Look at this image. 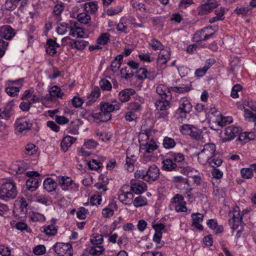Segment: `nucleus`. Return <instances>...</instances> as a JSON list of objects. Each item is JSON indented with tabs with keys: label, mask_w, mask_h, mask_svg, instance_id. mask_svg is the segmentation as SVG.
Here are the masks:
<instances>
[{
	"label": "nucleus",
	"mask_w": 256,
	"mask_h": 256,
	"mask_svg": "<svg viewBox=\"0 0 256 256\" xmlns=\"http://www.w3.org/2000/svg\"><path fill=\"white\" fill-rule=\"evenodd\" d=\"M30 219L33 222H42L46 220L44 214L38 212H32L30 215Z\"/></svg>",
	"instance_id": "obj_48"
},
{
	"label": "nucleus",
	"mask_w": 256,
	"mask_h": 256,
	"mask_svg": "<svg viewBox=\"0 0 256 256\" xmlns=\"http://www.w3.org/2000/svg\"><path fill=\"white\" fill-rule=\"evenodd\" d=\"M56 221V219L52 218L50 220L48 224L44 226H43V232L46 235L52 236H54L57 234L58 228L55 226Z\"/></svg>",
	"instance_id": "obj_18"
},
{
	"label": "nucleus",
	"mask_w": 256,
	"mask_h": 256,
	"mask_svg": "<svg viewBox=\"0 0 256 256\" xmlns=\"http://www.w3.org/2000/svg\"><path fill=\"white\" fill-rule=\"evenodd\" d=\"M122 10V7L117 6L115 7H111L106 11V14L109 16H112L120 12Z\"/></svg>",
	"instance_id": "obj_63"
},
{
	"label": "nucleus",
	"mask_w": 256,
	"mask_h": 256,
	"mask_svg": "<svg viewBox=\"0 0 256 256\" xmlns=\"http://www.w3.org/2000/svg\"><path fill=\"white\" fill-rule=\"evenodd\" d=\"M102 201V196L100 194H94L90 198V202L92 205H99Z\"/></svg>",
	"instance_id": "obj_64"
},
{
	"label": "nucleus",
	"mask_w": 256,
	"mask_h": 256,
	"mask_svg": "<svg viewBox=\"0 0 256 256\" xmlns=\"http://www.w3.org/2000/svg\"><path fill=\"white\" fill-rule=\"evenodd\" d=\"M191 216L192 220V226L200 231H202L204 228L201 224V223L203 221L204 215L199 212H197L192 214Z\"/></svg>",
	"instance_id": "obj_21"
},
{
	"label": "nucleus",
	"mask_w": 256,
	"mask_h": 256,
	"mask_svg": "<svg viewBox=\"0 0 256 256\" xmlns=\"http://www.w3.org/2000/svg\"><path fill=\"white\" fill-rule=\"evenodd\" d=\"M240 132V128L234 126H228L225 129L224 136L222 138V142H230L238 136Z\"/></svg>",
	"instance_id": "obj_10"
},
{
	"label": "nucleus",
	"mask_w": 256,
	"mask_h": 256,
	"mask_svg": "<svg viewBox=\"0 0 256 256\" xmlns=\"http://www.w3.org/2000/svg\"><path fill=\"white\" fill-rule=\"evenodd\" d=\"M191 89V84L187 85L184 86H172L170 88V90L172 91L180 94H184L188 92Z\"/></svg>",
	"instance_id": "obj_43"
},
{
	"label": "nucleus",
	"mask_w": 256,
	"mask_h": 256,
	"mask_svg": "<svg viewBox=\"0 0 256 256\" xmlns=\"http://www.w3.org/2000/svg\"><path fill=\"white\" fill-rule=\"evenodd\" d=\"M150 72L144 68H140L136 72L135 78L140 81V83H142L143 81L147 78H149Z\"/></svg>",
	"instance_id": "obj_33"
},
{
	"label": "nucleus",
	"mask_w": 256,
	"mask_h": 256,
	"mask_svg": "<svg viewBox=\"0 0 256 256\" xmlns=\"http://www.w3.org/2000/svg\"><path fill=\"white\" fill-rule=\"evenodd\" d=\"M244 116L249 118L250 121L254 122V129L256 132V114L248 109L244 110Z\"/></svg>",
	"instance_id": "obj_55"
},
{
	"label": "nucleus",
	"mask_w": 256,
	"mask_h": 256,
	"mask_svg": "<svg viewBox=\"0 0 256 256\" xmlns=\"http://www.w3.org/2000/svg\"><path fill=\"white\" fill-rule=\"evenodd\" d=\"M150 130H145L144 132L141 133L140 136V138L142 139L140 141L142 142L141 145L144 147V156L146 154L152 153L154 150L157 149L158 147L154 138H150Z\"/></svg>",
	"instance_id": "obj_5"
},
{
	"label": "nucleus",
	"mask_w": 256,
	"mask_h": 256,
	"mask_svg": "<svg viewBox=\"0 0 256 256\" xmlns=\"http://www.w3.org/2000/svg\"><path fill=\"white\" fill-rule=\"evenodd\" d=\"M121 104H113L108 102H101L99 105L101 111L104 113V119H110L112 118L111 112L114 110L120 109Z\"/></svg>",
	"instance_id": "obj_9"
},
{
	"label": "nucleus",
	"mask_w": 256,
	"mask_h": 256,
	"mask_svg": "<svg viewBox=\"0 0 256 256\" xmlns=\"http://www.w3.org/2000/svg\"><path fill=\"white\" fill-rule=\"evenodd\" d=\"M88 44V42L84 40H74L72 44V47H74L78 50H84L86 46Z\"/></svg>",
	"instance_id": "obj_53"
},
{
	"label": "nucleus",
	"mask_w": 256,
	"mask_h": 256,
	"mask_svg": "<svg viewBox=\"0 0 256 256\" xmlns=\"http://www.w3.org/2000/svg\"><path fill=\"white\" fill-rule=\"evenodd\" d=\"M170 57V49L168 48L166 51L160 52L157 58L158 62L162 64H166Z\"/></svg>",
	"instance_id": "obj_31"
},
{
	"label": "nucleus",
	"mask_w": 256,
	"mask_h": 256,
	"mask_svg": "<svg viewBox=\"0 0 256 256\" xmlns=\"http://www.w3.org/2000/svg\"><path fill=\"white\" fill-rule=\"evenodd\" d=\"M110 36L109 33L102 34L96 40L97 44L100 45L106 44L110 41Z\"/></svg>",
	"instance_id": "obj_41"
},
{
	"label": "nucleus",
	"mask_w": 256,
	"mask_h": 256,
	"mask_svg": "<svg viewBox=\"0 0 256 256\" xmlns=\"http://www.w3.org/2000/svg\"><path fill=\"white\" fill-rule=\"evenodd\" d=\"M208 226L214 230L215 234H219L224 232V228L222 225H219L216 219H210L206 222Z\"/></svg>",
	"instance_id": "obj_23"
},
{
	"label": "nucleus",
	"mask_w": 256,
	"mask_h": 256,
	"mask_svg": "<svg viewBox=\"0 0 256 256\" xmlns=\"http://www.w3.org/2000/svg\"><path fill=\"white\" fill-rule=\"evenodd\" d=\"M14 125L16 130L22 133L30 130L32 127V123L30 120H26L25 118H20L16 120Z\"/></svg>",
	"instance_id": "obj_13"
},
{
	"label": "nucleus",
	"mask_w": 256,
	"mask_h": 256,
	"mask_svg": "<svg viewBox=\"0 0 256 256\" xmlns=\"http://www.w3.org/2000/svg\"><path fill=\"white\" fill-rule=\"evenodd\" d=\"M44 188L48 192H52L56 190L57 187L56 182L52 178H47L43 182Z\"/></svg>",
	"instance_id": "obj_30"
},
{
	"label": "nucleus",
	"mask_w": 256,
	"mask_h": 256,
	"mask_svg": "<svg viewBox=\"0 0 256 256\" xmlns=\"http://www.w3.org/2000/svg\"><path fill=\"white\" fill-rule=\"evenodd\" d=\"M5 92L10 96L12 97L18 96L20 92V87L14 86H7L5 88Z\"/></svg>",
	"instance_id": "obj_46"
},
{
	"label": "nucleus",
	"mask_w": 256,
	"mask_h": 256,
	"mask_svg": "<svg viewBox=\"0 0 256 256\" xmlns=\"http://www.w3.org/2000/svg\"><path fill=\"white\" fill-rule=\"evenodd\" d=\"M128 186H123L118 192V198L120 201L125 205L130 206L132 203L134 194L130 190L126 191Z\"/></svg>",
	"instance_id": "obj_8"
},
{
	"label": "nucleus",
	"mask_w": 256,
	"mask_h": 256,
	"mask_svg": "<svg viewBox=\"0 0 256 256\" xmlns=\"http://www.w3.org/2000/svg\"><path fill=\"white\" fill-rule=\"evenodd\" d=\"M168 98H162L156 100L155 106L158 110H167L170 107V101Z\"/></svg>",
	"instance_id": "obj_26"
},
{
	"label": "nucleus",
	"mask_w": 256,
	"mask_h": 256,
	"mask_svg": "<svg viewBox=\"0 0 256 256\" xmlns=\"http://www.w3.org/2000/svg\"><path fill=\"white\" fill-rule=\"evenodd\" d=\"M60 46V45L56 42V39H48L45 45L46 53L51 56H53L56 54V48H59Z\"/></svg>",
	"instance_id": "obj_15"
},
{
	"label": "nucleus",
	"mask_w": 256,
	"mask_h": 256,
	"mask_svg": "<svg viewBox=\"0 0 256 256\" xmlns=\"http://www.w3.org/2000/svg\"><path fill=\"white\" fill-rule=\"evenodd\" d=\"M88 214V210L84 207L82 206L78 208L76 212V216L80 220H84L86 218Z\"/></svg>",
	"instance_id": "obj_52"
},
{
	"label": "nucleus",
	"mask_w": 256,
	"mask_h": 256,
	"mask_svg": "<svg viewBox=\"0 0 256 256\" xmlns=\"http://www.w3.org/2000/svg\"><path fill=\"white\" fill-rule=\"evenodd\" d=\"M150 46L154 50H162L164 48L163 44L158 40L154 38L150 40L149 42Z\"/></svg>",
	"instance_id": "obj_44"
},
{
	"label": "nucleus",
	"mask_w": 256,
	"mask_h": 256,
	"mask_svg": "<svg viewBox=\"0 0 256 256\" xmlns=\"http://www.w3.org/2000/svg\"><path fill=\"white\" fill-rule=\"evenodd\" d=\"M136 160L126 158V164L124 165L125 169L129 172H132L134 169V164Z\"/></svg>",
	"instance_id": "obj_57"
},
{
	"label": "nucleus",
	"mask_w": 256,
	"mask_h": 256,
	"mask_svg": "<svg viewBox=\"0 0 256 256\" xmlns=\"http://www.w3.org/2000/svg\"><path fill=\"white\" fill-rule=\"evenodd\" d=\"M88 165L90 169L92 170H97L102 167L100 161L95 159H92L89 160V162H88Z\"/></svg>",
	"instance_id": "obj_50"
},
{
	"label": "nucleus",
	"mask_w": 256,
	"mask_h": 256,
	"mask_svg": "<svg viewBox=\"0 0 256 256\" xmlns=\"http://www.w3.org/2000/svg\"><path fill=\"white\" fill-rule=\"evenodd\" d=\"M192 108V105L188 100L185 98H181L180 100V106L176 111V114L180 118L185 116L186 114L190 112Z\"/></svg>",
	"instance_id": "obj_11"
},
{
	"label": "nucleus",
	"mask_w": 256,
	"mask_h": 256,
	"mask_svg": "<svg viewBox=\"0 0 256 256\" xmlns=\"http://www.w3.org/2000/svg\"><path fill=\"white\" fill-rule=\"evenodd\" d=\"M98 144V142L93 139L88 140L85 141L82 149H94L96 147Z\"/></svg>",
	"instance_id": "obj_56"
},
{
	"label": "nucleus",
	"mask_w": 256,
	"mask_h": 256,
	"mask_svg": "<svg viewBox=\"0 0 256 256\" xmlns=\"http://www.w3.org/2000/svg\"><path fill=\"white\" fill-rule=\"evenodd\" d=\"M241 176L242 178L249 179L253 176V170L250 166V168H242L240 170Z\"/></svg>",
	"instance_id": "obj_47"
},
{
	"label": "nucleus",
	"mask_w": 256,
	"mask_h": 256,
	"mask_svg": "<svg viewBox=\"0 0 256 256\" xmlns=\"http://www.w3.org/2000/svg\"><path fill=\"white\" fill-rule=\"evenodd\" d=\"M182 128L184 129H188L190 130V135L191 137L196 138V140L200 139L202 134V131L200 130L197 129L191 125L184 124L182 126Z\"/></svg>",
	"instance_id": "obj_32"
},
{
	"label": "nucleus",
	"mask_w": 256,
	"mask_h": 256,
	"mask_svg": "<svg viewBox=\"0 0 256 256\" xmlns=\"http://www.w3.org/2000/svg\"><path fill=\"white\" fill-rule=\"evenodd\" d=\"M160 174V172L158 167L153 164L150 166L147 170H136L134 172V177L136 179H142L148 182H152L157 180Z\"/></svg>",
	"instance_id": "obj_1"
},
{
	"label": "nucleus",
	"mask_w": 256,
	"mask_h": 256,
	"mask_svg": "<svg viewBox=\"0 0 256 256\" xmlns=\"http://www.w3.org/2000/svg\"><path fill=\"white\" fill-rule=\"evenodd\" d=\"M132 204L136 208H138L146 206L148 204V200L144 196H139L133 200Z\"/></svg>",
	"instance_id": "obj_38"
},
{
	"label": "nucleus",
	"mask_w": 256,
	"mask_h": 256,
	"mask_svg": "<svg viewBox=\"0 0 256 256\" xmlns=\"http://www.w3.org/2000/svg\"><path fill=\"white\" fill-rule=\"evenodd\" d=\"M215 8H212L206 4H202L197 8L198 14L199 16L206 15L213 10Z\"/></svg>",
	"instance_id": "obj_37"
},
{
	"label": "nucleus",
	"mask_w": 256,
	"mask_h": 256,
	"mask_svg": "<svg viewBox=\"0 0 256 256\" xmlns=\"http://www.w3.org/2000/svg\"><path fill=\"white\" fill-rule=\"evenodd\" d=\"M136 93V90L131 88H125L118 93V99L121 103L127 102L130 99V96Z\"/></svg>",
	"instance_id": "obj_16"
},
{
	"label": "nucleus",
	"mask_w": 256,
	"mask_h": 256,
	"mask_svg": "<svg viewBox=\"0 0 256 256\" xmlns=\"http://www.w3.org/2000/svg\"><path fill=\"white\" fill-rule=\"evenodd\" d=\"M77 24V22H70V34L74 37L82 38L84 34L83 30L80 27L78 26Z\"/></svg>",
	"instance_id": "obj_22"
},
{
	"label": "nucleus",
	"mask_w": 256,
	"mask_h": 256,
	"mask_svg": "<svg viewBox=\"0 0 256 256\" xmlns=\"http://www.w3.org/2000/svg\"><path fill=\"white\" fill-rule=\"evenodd\" d=\"M162 144L165 148L172 149L176 146V142L174 138L168 136H165L163 140Z\"/></svg>",
	"instance_id": "obj_40"
},
{
	"label": "nucleus",
	"mask_w": 256,
	"mask_h": 256,
	"mask_svg": "<svg viewBox=\"0 0 256 256\" xmlns=\"http://www.w3.org/2000/svg\"><path fill=\"white\" fill-rule=\"evenodd\" d=\"M25 1L26 0H6L5 8L8 10H13L16 8L20 2L21 6H24L26 4Z\"/></svg>",
	"instance_id": "obj_27"
},
{
	"label": "nucleus",
	"mask_w": 256,
	"mask_h": 256,
	"mask_svg": "<svg viewBox=\"0 0 256 256\" xmlns=\"http://www.w3.org/2000/svg\"><path fill=\"white\" fill-rule=\"evenodd\" d=\"M170 91H172L170 88H169L166 85L163 84L158 85L156 88V93L162 97V98L172 100V95Z\"/></svg>",
	"instance_id": "obj_17"
},
{
	"label": "nucleus",
	"mask_w": 256,
	"mask_h": 256,
	"mask_svg": "<svg viewBox=\"0 0 256 256\" xmlns=\"http://www.w3.org/2000/svg\"><path fill=\"white\" fill-rule=\"evenodd\" d=\"M100 88L103 90H110L112 88V84L109 80L102 79L99 82Z\"/></svg>",
	"instance_id": "obj_58"
},
{
	"label": "nucleus",
	"mask_w": 256,
	"mask_h": 256,
	"mask_svg": "<svg viewBox=\"0 0 256 256\" xmlns=\"http://www.w3.org/2000/svg\"><path fill=\"white\" fill-rule=\"evenodd\" d=\"M167 156L176 164L182 162L185 160L184 156L180 152H170L167 154Z\"/></svg>",
	"instance_id": "obj_34"
},
{
	"label": "nucleus",
	"mask_w": 256,
	"mask_h": 256,
	"mask_svg": "<svg viewBox=\"0 0 256 256\" xmlns=\"http://www.w3.org/2000/svg\"><path fill=\"white\" fill-rule=\"evenodd\" d=\"M162 237V234L160 232L156 233L154 232V234L153 236V240L156 242L157 244L156 247L158 248H160L164 244V242L161 241V238Z\"/></svg>",
	"instance_id": "obj_62"
},
{
	"label": "nucleus",
	"mask_w": 256,
	"mask_h": 256,
	"mask_svg": "<svg viewBox=\"0 0 256 256\" xmlns=\"http://www.w3.org/2000/svg\"><path fill=\"white\" fill-rule=\"evenodd\" d=\"M68 30H70V24L62 22L58 24L56 30L58 34H64Z\"/></svg>",
	"instance_id": "obj_45"
},
{
	"label": "nucleus",
	"mask_w": 256,
	"mask_h": 256,
	"mask_svg": "<svg viewBox=\"0 0 256 256\" xmlns=\"http://www.w3.org/2000/svg\"><path fill=\"white\" fill-rule=\"evenodd\" d=\"M130 190L133 193L140 194L147 190V186L146 183L142 182H130Z\"/></svg>",
	"instance_id": "obj_19"
},
{
	"label": "nucleus",
	"mask_w": 256,
	"mask_h": 256,
	"mask_svg": "<svg viewBox=\"0 0 256 256\" xmlns=\"http://www.w3.org/2000/svg\"><path fill=\"white\" fill-rule=\"evenodd\" d=\"M228 10L224 7H220L214 10V14L216 15L220 20H223L224 18V14Z\"/></svg>",
	"instance_id": "obj_60"
},
{
	"label": "nucleus",
	"mask_w": 256,
	"mask_h": 256,
	"mask_svg": "<svg viewBox=\"0 0 256 256\" xmlns=\"http://www.w3.org/2000/svg\"><path fill=\"white\" fill-rule=\"evenodd\" d=\"M242 216L240 214V208L236 206L234 208L232 218L231 220L238 222L242 221Z\"/></svg>",
	"instance_id": "obj_59"
},
{
	"label": "nucleus",
	"mask_w": 256,
	"mask_h": 256,
	"mask_svg": "<svg viewBox=\"0 0 256 256\" xmlns=\"http://www.w3.org/2000/svg\"><path fill=\"white\" fill-rule=\"evenodd\" d=\"M46 252V247L44 245L40 244L35 246L33 249V252L36 256H41Z\"/></svg>",
	"instance_id": "obj_61"
},
{
	"label": "nucleus",
	"mask_w": 256,
	"mask_h": 256,
	"mask_svg": "<svg viewBox=\"0 0 256 256\" xmlns=\"http://www.w3.org/2000/svg\"><path fill=\"white\" fill-rule=\"evenodd\" d=\"M216 151V146L213 144H208L204 146V148L198 153H195L194 156H198L200 164L204 165L214 157Z\"/></svg>",
	"instance_id": "obj_4"
},
{
	"label": "nucleus",
	"mask_w": 256,
	"mask_h": 256,
	"mask_svg": "<svg viewBox=\"0 0 256 256\" xmlns=\"http://www.w3.org/2000/svg\"><path fill=\"white\" fill-rule=\"evenodd\" d=\"M220 116V120L218 121V124L220 126H223L227 124H230L232 122V118L231 116L222 117L220 114L218 112V114Z\"/></svg>",
	"instance_id": "obj_54"
},
{
	"label": "nucleus",
	"mask_w": 256,
	"mask_h": 256,
	"mask_svg": "<svg viewBox=\"0 0 256 256\" xmlns=\"http://www.w3.org/2000/svg\"><path fill=\"white\" fill-rule=\"evenodd\" d=\"M78 21L84 24H88L90 20V16L86 13L79 14L77 16Z\"/></svg>",
	"instance_id": "obj_51"
},
{
	"label": "nucleus",
	"mask_w": 256,
	"mask_h": 256,
	"mask_svg": "<svg viewBox=\"0 0 256 256\" xmlns=\"http://www.w3.org/2000/svg\"><path fill=\"white\" fill-rule=\"evenodd\" d=\"M18 194L16 184L12 180L4 183L0 187V198L5 200L14 198Z\"/></svg>",
	"instance_id": "obj_2"
},
{
	"label": "nucleus",
	"mask_w": 256,
	"mask_h": 256,
	"mask_svg": "<svg viewBox=\"0 0 256 256\" xmlns=\"http://www.w3.org/2000/svg\"><path fill=\"white\" fill-rule=\"evenodd\" d=\"M76 140V138L71 136H66L62 140L60 143L61 148L64 152L68 150L71 145Z\"/></svg>",
	"instance_id": "obj_29"
},
{
	"label": "nucleus",
	"mask_w": 256,
	"mask_h": 256,
	"mask_svg": "<svg viewBox=\"0 0 256 256\" xmlns=\"http://www.w3.org/2000/svg\"><path fill=\"white\" fill-rule=\"evenodd\" d=\"M208 27L204 28L195 33L192 37L193 41L196 42L203 41L204 33L208 30Z\"/></svg>",
	"instance_id": "obj_42"
},
{
	"label": "nucleus",
	"mask_w": 256,
	"mask_h": 256,
	"mask_svg": "<svg viewBox=\"0 0 256 256\" xmlns=\"http://www.w3.org/2000/svg\"><path fill=\"white\" fill-rule=\"evenodd\" d=\"M57 180L62 190H68L69 187L72 184L73 180L69 177L66 176L57 177Z\"/></svg>",
	"instance_id": "obj_24"
},
{
	"label": "nucleus",
	"mask_w": 256,
	"mask_h": 256,
	"mask_svg": "<svg viewBox=\"0 0 256 256\" xmlns=\"http://www.w3.org/2000/svg\"><path fill=\"white\" fill-rule=\"evenodd\" d=\"M90 240L92 246H102L104 238L102 235L96 234L91 236Z\"/></svg>",
	"instance_id": "obj_39"
},
{
	"label": "nucleus",
	"mask_w": 256,
	"mask_h": 256,
	"mask_svg": "<svg viewBox=\"0 0 256 256\" xmlns=\"http://www.w3.org/2000/svg\"><path fill=\"white\" fill-rule=\"evenodd\" d=\"M104 183L100 182H97L94 184V187L98 190V194H102L105 192L107 190L106 184L108 183V178L106 177L102 176Z\"/></svg>",
	"instance_id": "obj_35"
},
{
	"label": "nucleus",
	"mask_w": 256,
	"mask_h": 256,
	"mask_svg": "<svg viewBox=\"0 0 256 256\" xmlns=\"http://www.w3.org/2000/svg\"><path fill=\"white\" fill-rule=\"evenodd\" d=\"M105 248L103 246H92L86 248V251L92 256H100L104 252Z\"/></svg>",
	"instance_id": "obj_28"
},
{
	"label": "nucleus",
	"mask_w": 256,
	"mask_h": 256,
	"mask_svg": "<svg viewBox=\"0 0 256 256\" xmlns=\"http://www.w3.org/2000/svg\"><path fill=\"white\" fill-rule=\"evenodd\" d=\"M26 175L29 178L26 181V190L30 192L35 191L42 182L40 174L36 171H28L26 172Z\"/></svg>",
	"instance_id": "obj_6"
},
{
	"label": "nucleus",
	"mask_w": 256,
	"mask_h": 256,
	"mask_svg": "<svg viewBox=\"0 0 256 256\" xmlns=\"http://www.w3.org/2000/svg\"><path fill=\"white\" fill-rule=\"evenodd\" d=\"M64 93L58 86H54L49 89V94L46 96L47 100H52L55 98H62Z\"/></svg>",
	"instance_id": "obj_20"
},
{
	"label": "nucleus",
	"mask_w": 256,
	"mask_h": 256,
	"mask_svg": "<svg viewBox=\"0 0 256 256\" xmlns=\"http://www.w3.org/2000/svg\"><path fill=\"white\" fill-rule=\"evenodd\" d=\"M120 74L122 78L126 80H128L134 76L132 70H130V68L126 67L122 68L120 70Z\"/></svg>",
	"instance_id": "obj_49"
},
{
	"label": "nucleus",
	"mask_w": 256,
	"mask_h": 256,
	"mask_svg": "<svg viewBox=\"0 0 256 256\" xmlns=\"http://www.w3.org/2000/svg\"><path fill=\"white\" fill-rule=\"evenodd\" d=\"M28 203L24 198H18L14 202V208L18 207L21 214H26L28 212Z\"/></svg>",
	"instance_id": "obj_25"
},
{
	"label": "nucleus",
	"mask_w": 256,
	"mask_h": 256,
	"mask_svg": "<svg viewBox=\"0 0 256 256\" xmlns=\"http://www.w3.org/2000/svg\"><path fill=\"white\" fill-rule=\"evenodd\" d=\"M162 169L168 172L172 171H180L183 174H187L189 172H193L194 171L198 172V170H194L190 166H182L175 164L169 156L164 159L162 162Z\"/></svg>",
	"instance_id": "obj_3"
},
{
	"label": "nucleus",
	"mask_w": 256,
	"mask_h": 256,
	"mask_svg": "<svg viewBox=\"0 0 256 256\" xmlns=\"http://www.w3.org/2000/svg\"><path fill=\"white\" fill-rule=\"evenodd\" d=\"M144 102V98L138 96L134 98V100L128 104L126 110L134 114L139 112L142 110V104Z\"/></svg>",
	"instance_id": "obj_12"
},
{
	"label": "nucleus",
	"mask_w": 256,
	"mask_h": 256,
	"mask_svg": "<svg viewBox=\"0 0 256 256\" xmlns=\"http://www.w3.org/2000/svg\"><path fill=\"white\" fill-rule=\"evenodd\" d=\"M14 30L8 25L0 27V37L6 40H10L15 36Z\"/></svg>",
	"instance_id": "obj_14"
},
{
	"label": "nucleus",
	"mask_w": 256,
	"mask_h": 256,
	"mask_svg": "<svg viewBox=\"0 0 256 256\" xmlns=\"http://www.w3.org/2000/svg\"><path fill=\"white\" fill-rule=\"evenodd\" d=\"M55 252L60 256H72L73 249L70 242H56L53 246Z\"/></svg>",
	"instance_id": "obj_7"
},
{
	"label": "nucleus",
	"mask_w": 256,
	"mask_h": 256,
	"mask_svg": "<svg viewBox=\"0 0 256 256\" xmlns=\"http://www.w3.org/2000/svg\"><path fill=\"white\" fill-rule=\"evenodd\" d=\"M24 154L26 156H38V148L36 146L32 144H27L25 146Z\"/></svg>",
	"instance_id": "obj_36"
}]
</instances>
